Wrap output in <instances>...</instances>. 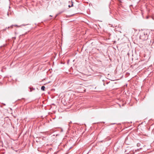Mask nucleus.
Returning <instances> with one entry per match:
<instances>
[{
  "label": "nucleus",
  "instance_id": "obj_2",
  "mask_svg": "<svg viewBox=\"0 0 154 154\" xmlns=\"http://www.w3.org/2000/svg\"><path fill=\"white\" fill-rule=\"evenodd\" d=\"M69 3H71V5H68V7H69V8H70V7H72L73 6V2H72V1H71V2H69Z\"/></svg>",
  "mask_w": 154,
  "mask_h": 154
},
{
  "label": "nucleus",
  "instance_id": "obj_3",
  "mask_svg": "<svg viewBox=\"0 0 154 154\" xmlns=\"http://www.w3.org/2000/svg\"><path fill=\"white\" fill-rule=\"evenodd\" d=\"M45 87L44 86H43L42 87L41 89L42 90L44 91L45 90Z\"/></svg>",
  "mask_w": 154,
  "mask_h": 154
},
{
  "label": "nucleus",
  "instance_id": "obj_4",
  "mask_svg": "<svg viewBox=\"0 0 154 154\" xmlns=\"http://www.w3.org/2000/svg\"><path fill=\"white\" fill-rule=\"evenodd\" d=\"M14 26V25H12L11 26H10V27L11 28H13V27Z\"/></svg>",
  "mask_w": 154,
  "mask_h": 154
},
{
  "label": "nucleus",
  "instance_id": "obj_6",
  "mask_svg": "<svg viewBox=\"0 0 154 154\" xmlns=\"http://www.w3.org/2000/svg\"><path fill=\"white\" fill-rule=\"evenodd\" d=\"M14 26H17V25H14Z\"/></svg>",
  "mask_w": 154,
  "mask_h": 154
},
{
  "label": "nucleus",
  "instance_id": "obj_5",
  "mask_svg": "<svg viewBox=\"0 0 154 154\" xmlns=\"http://www.w3.org/2000/svg\"><path fill=\"white\" fill-rule=\"evenodd\" d=\"M6 29H7V28H6L5 29H3V31H5L6 30Z\"/></svg>",
  "mask_w": 154,
  "mask_h": 154
},
{
  "label": "nucleus",
  "instance_id": "obj_8",
  "mask_svg": "<svg viewBox=\"0 0 154 154\" xmlns=\"http://www.w3.org/2000/svg\"><path fill=\"white\" fill-rule=\"evenodd\" d=\"M50 17H52V16H51V15H50Z\"/></svg>",
  "mask_w": 154,
  "mask_h": 154
},
{
  "label": "nucleus",
  "instance_id": "obj_7",
  "mask_svg": "<svg viewBox=\"0 0 154 154\" xmlns=\"http://www.w3.org/2000/svg\"><path fill=\"white\" fill-rule=\"evenodd\" d=\"M6 28H7V29H9V28H10V26Z\"/></svg>",
  "mask_w": 154,
  "mask_h": 154
},
{
  "label": "nucleus",
  "instance_id": "obj_1",
  "mask_svg": "<svg viewBox=\"0 0 154 154\" xmlns=\"http://www.w3.org/2000/svg\"><path fill=\"white\" fill-rule=\"evenodd\" d=\"M140 38L143 41L146 40L148 38L147 34L145 32H141Z\"/></svg>",
  "mask_w": 154,
  "mask_h": 154
}]
</instances>
